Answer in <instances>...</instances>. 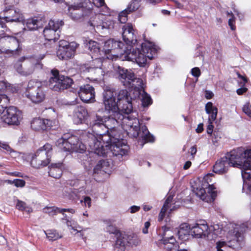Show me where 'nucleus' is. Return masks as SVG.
Listing matches in <instances>:
<instances>
[{"label":"nucleus","instance_id":"c9c22d12","mask_svg":"<svg viewBox=\"0 0 251 251\" xmlns=\"http://www.w3.org/2000/svg\"><path fill=\"white\" fill-rule=\"evenodd\" d=\"M85 15L82 12V9L71 8L70 9V16L74 20H78L81 19Z\"/></svg>","mask_w":251,"mask_h":251},{"label":"nucleus","instance_id":"412c9836","mask_svg":"<svg viewBox=\"0 0 251 251\" xmlns=\"http://www.w3.org/2000/svg\"><path fill=\"white\" fill-rule=\"evenodd\" d=\"M82 72L87 78L92 80H97L101 76L105 75L102 68H95L92 66H85L82 68Z\"/></svg>","mask_w":251,"mask_h":251},{"label":"nucleus","instance_id":"774afa93","mask_svg":"<svg viewBox=\"0 0 251 251\" xmlns=\"http://www.w3.org/2000/svg\"><path fill=\"white\" fill-rule=\"evenodd\" d=\"M93 2L97 7H100L104 5V0H93Z\"/></svg>","mask_w":251,"mask_h":251},{"label":"nucleus","instance_id":"79ce46f5","mask_svg":"<svg viewBox=\"0 0 251 251\" xmlns=\"http://www.w3.org/2000/svg\"><path fill=\"white\" fill-rule=\"evenodd\" d=\"M142 101V104L144 106H148L151 103V99L144 91H142V94L140 98Z\"/></svg>","mask_w":251,"mask_h":251},{"label":"nucleus","instance_id":"5701e85b","mask_svg":"<svg viewBox=\"0 0 251 251\" xmlns=\"http://www.w3.org/2000/svg\"><path fill=\"white\" fill-rule=\"evenodd\" d=\"M52 76L49 81V87L52 90L59 91L62 90L61 83L60 75L57 70H52L51 71Z\"/></svg>","mask_w":251,"mask_h":251},{"label":"nucleus","instance_id":"49530a36","mask_svg":"<svg viewBox=\"0 0 251 251\" xmlns=\"http://www.w3.org/2000/svg\"><path fill=\"white\" fill-rule=\"evenodd\" d=\"M16 207L20 210H25L28 212L32 211L30 207L27 206L26 203L22 201H18L16 204Z\"/></svg>","mask_w":251,"mask_h":251},{"label":"nucleus","instance_id":"0eeeda50","mask_svg":"<svg viewBox=\"0 0 251 251\" xmlns=\"http://www.w3.org/2000/svg\"><path fill=\"white\" fill-rule=\"evenodd\" d=\"M52 150V146L49 143L40 148L32 157L31 161V165L36 168L47 166L50 161Z\"/></svg>","mask_w":251,"mask_h":251},{"label":"nucleus","instance_id":"0e129e2a","mask_svg":"<svg viewBox=\"0 0 251 251\" xmlns=\"http://www.w3.org/2000/svg\"><path fill=\"white\" fill-rule=\"evenodd\" d=\"M243 191L246 193L251 192V185L247 183H244L243 185Z\"/></svg>","mask_w":251,"mask_h":251},{"label":"nucleus","instance_id":"a19ab883","mask_svg":"<svg viewBox=\"0 0 251 251\" xmlns=\"http://www.w3.org/2000/svg\"><path fill=\"white\" fill-rule=\"evenodd\" d=\"M139 6V1L138 0H132L125 10L129 14L130 13L137 10Z\"/></svg>","mask_w":251,"mask_h":251},{"label":"nucleus","instance_id":"423d86ee","mask_svg":"<svg viewBox=\"0 0 251 251\" xmlns=\"http://www.w3.org/2000/svg\"><path fill=\"white\" fill-rule=\"evenodd\" d=\"M228 228L229 230L227 238L229 240L226 242L228 247L235 250L240 249L243 240V234L247 226L244 224L238 225L230 223Z\"/></svg>","mask_w":251,"mask_h":251},{"label":"nucleus","instance_id":"13d9d810","mask_svg":"<svg viewBox=\"0 0 251 251\" xmlns=\"http://www.w3.org/2000/svg\"><path fill=\"white\" fill-rule=\"evenodd\" d=\"M168 209V208L167 207L163 206L158 215V220L159 221H162L163 220L165 217L166 212Z\"/></svg>","mask_w":251,"mask_h":251},{"label":"nucleus","instance_id":"f03ea898","mask_svg":"<svg viewBox=\"0 0 251 251\" xmlns=\"http://www.w3.org/2000/svg\"><path fill=\"white\" fill-rule=\"evenodd\" d=\"M122 29L123 40L128 45L126 50H124L123 58L126 60L136 62L140 67H145L156 53L154 45L150 42H145L142 44L141 48L133 49L131 50V46L137 42L135 31L130 23L124 25Z\"/></svg>","mask_w":251,"mask_h":251},{"label":"nucleus","instance_id":"69168bd1","mask_svg":"<svg viewBox=\"0 0 251 251\" xmlns=\"http://www.w3.org/2000/svg\"><path fill=\"white\" fill-rule=\"evenodd\" d=\"M173 197L172 196H169L166 200L163 206L167 207L168 208L170 207V205L172 201Z\"/></svg>","mask_w":251,"mask_h":251},{"label":"nucleus","instance_id":"e433bc0d","mask_svg":"<svg viewBox=\"0 0 251 251\" xmlns=\"http://www.w3.org/2000/svg\"><path fill=\"white\" fill-rule=\"evenodd\" d=\"M44 233L49 240L54 241L62 237V236L55 230L44 231Z\"/></svg>","mask_w":251,"mask_h":251},{"label":"nucleus","instance_id":"2f4dec72","mask_svg":"<svg viewBox=\"0 0 251 251\" xmlns=\"http://www.w3.org/2000/svg\"><path fill=\"white\" fill-rule=\"evenodd\" d=\"M26 26L30 30H34L42 26V23L41 20L37 18H31L26 20Z\"/></svg>","mask_w":251,"mask_h":251},{"label":"nucleus","instance_id":"a211bd4d","mask_svg":"<svg viewBox=\"0 0 251 251\" xmlns=\"http://www.w3.org/2000/svg\"><path fill=\"white\" fill-rule=\"evenodd\" d=\"M3 121L12 125H19L22 119L21 111L14 106H9L6 108L5 113L2 117Z\"/></svg>","mask_w":251,"mask_h":251},{"label":"nucleus","instance_id":"de8ad7c7","mask_svg":"<svg viewBox=\"0 0 251 251\" xmlns=\"http://www.w3.org/2000/svg\"><path fill=\"white\" fill-rule=\"evenodd\" d=\"M216 245L217 251H225L226 249L228 247L226 242L224 241H218Z\"/></svg>","mask_w":251,"mask_h":251},{"label":"nucleus","instance_id":"4be33fe9","mask_svg":"<svg viewBox=\"0 0 251 251\" xmlns=\"http://www.w3.org/2000/svg\"><path fill=\"white\" fill-rule=\"evenodd\" d=\"M5 12L6 16L4 19L7 22H21L24 20V16L19 9H14L10 6V8H5Z\"/></svg>","mask_w":251,"mask_h":251},{"label":"nucleus","instance_id":"72a5a7b5","mask_svg":"<svg viewBox=\"0 0 251 251\" xmlns=\"http://www.w3.org/2000/svg\"><path fill=\"white\" fill-rule=\"evenodd\" d=\"M141 130L142 132H139V136H140L145 143L154 141V137L150 133L146 126H142Z\"/></svg>","mask_w":251,"mask_h":251},{"label":"nucleus","instance_id":"37998d69","mask_svg":"<svg viewBox=\"0 0 251 251\" xmlns=\"http://www.w3.org/2000/svg\"><path fill=\"white\" fill-rule=\"evenodd\" d=\"M46 130L54 129L58 125V122L56 120L44 119Z\"/></svg>","mask_w":251,"mask_h":251},{"label":"nucleus","instance_id":"09e8293b","mask_svg":"<svg viewBox=\"0 0 251 251\" xmlns=\"http://www.w3.org/2000/svg\"><path fill=\"white\" fill-rule=\"evenodd\" d=\"M132 89L130 93H132V96H131L132 100L136 99L137 98H140L142 94V89L138 88H131Z\"/></svg>","mask_w":251,"mask_h":251},{"label":"nucleus","instance_id":"680f3d73","mask_svg":"<svg viewBox=\"0 0 251 251\" xmlns=\"http://www.w3.org/2000/svg\"><path fill=\"white\" fill-rule=\"evenodd\" d=\"M192 75L196 77H198L201 75V71L198 67H195L191 70Z\"/></svg>","mask_w":251,"mask_h":251},{"label":"nucleus","instance_id":"20e7f679","mask_svg":"<svg viewBox=\"0 0 251 251\" xmlns=\"http://www.w3.org/2000/svg\"><path fill=\"white\" fill-rule=\"evenodd\" d=\"M212 174L206 175L203 179L201 187H196L194 188V191L196 194L202 201L207 202H211L214 201L217 196V191L212 184Z\"/></svg>","mask_w":251,"mask_h":251},{"label":"nucleus","instance_id":"f257e3e1","mask_svg":"<svg viewBox=\"0 0 251 251\" xmlns=\"http://www.w3.org/2000/svg\"><path fill=\"white\" fill-rule=\"evenodd\" d=\"M122 113H116L114 115L101 117L96 115L93 122L91 133L84 131L80 136V140L74 135L66 134L57 141V145L64 151L83 152L87 148L90 151L97 154L103 155L105 150L100 145L101 141L108 142L110 137L115 136L113 131L120 126Z\"/></svg>","mask_w":251,"mask_h":251},{"label":"nucleus","instance_id":"f3484780","mask_svg":"<svg viewBox=\"0 0 251 251\" xmlns=\"http://www.w3.org/2000/svg\"><path fill=\"white\" fill-rule=\"evenodd\" d=\"M231 151L227 153L226 156L218 160L215 165L213 166V171L214 173L219 174H223L227 172L230 166L236 167L234 163L236 162V160H231Z\"/></svg>","mask_w":251,"mask_h":251},{"label":"nucleus","instance_id":"5fc2aeb1","mask_svg":"<svg viewBox=\"0 0 251 251\" xmlns=\"http://www.w3.org/2000/svg\"><path fill=\"white\" fill-rule=\"evenodd\" d=\"M243 111L251 118V104L249 103L245 104L243 107Z\"/></svg>","mask_w":251,"mask_h":251},{"label":"nucleus","instance_id":"cd10ccee","mask_svg":"<svg viewBox=\"0 0 251 251\" xmlns=\"http://www.w3.org/2000/svg\"><path fill=\"white\" fill-rule=\"evenodd\" d=\"M177 233L179 238L186 240L188 239L189 236L191 235V227L187 223L182 224L179 226Z\"/></svg>","mask_w":251,"mask_h":251},{"label":"nucleus","instance_id":"bb28decb","mask_svg":"<svg viewBox=\"0 0 251 251\" xmlns=\"http://www.w3.org/2000/svg\"><path fill=\"white\" fill-rule=\"evenodd\" d=\"M87 114V112L85 108L83 106H77L74 111V121L78 124L82 123L83 120Z\"/></svg>","mask_w":251,"mask_h":251},{"label":"nucleus","instance_id":"dca6fc26","mask_svg":"<svg viewBox=\"0 0 251 251\" xmlns=\"http://www.w3.org/2000/svg\"><path fill=\"white\" fill-rule=\"evenodd\" d=\"M63 25L62 21L55 22L50 20L48 25L45 28L43 33L46 40L54 43L59 37L58 29L60 26Z\"/></svg>","mask_w":251,"mask_h":251},{"label":"nucleus","instance_id":"9d476101","mask_svg":"<svg viewBox=\"0 0 251 251\" xmlns=\"http://www.w3.org/2000/svg\"><path fill=\"white\" fill-rule=\"evenodd\" d=\"M79 44L75 42L68 43L65 40H60L59 42L57 55L60 59H68L73 57Z\"/></svg>","mask_w":251,"mask_h":251},{"label":"nucleus","instance_id":"ddd939ff","mask_svg":"<svg viewBox=\"0 0 251 251\" xmlns=\"http://www.w3.org/2000/svg\"><path fill=\"white\" fill-rule=\"evenodd\" d=\"M103 103L104 109L107 115H114L116 113H121L117 101H115L114 92L110 90H105L103 94Z\"/></svg>","mask_w":251,"mask_h":251},{"label":"nucleus","instance_id":"864d4df0","mask_svg":"<svg viewBox=\"0 0 251 251\" xmlns=\"http://www.w3.org/2000/svg\"><path fill=\"white\" fill-rule=\"evenodd\" d=\"M72 229L74 230H76L77 233H80L81 237L84 240H86L87 237L88 236L89 234V232L88 231H90V229L89 228H85L83 230H77L76 229H75L74 227H72Z\"/></svg>","mask_w":251,"mask_h":251},{"label":"nucleus","instance_id":"2eb2a0df","mask_svg":"<svg viewBox=\"0 0 251 251\" xmlns=\"http://www.w3.org/2000/svg\"><path fill=\"white\" fill-rule=\"evenodd\" d=\"M45 56L44 54L40 55L36 59L33 57L25 58L22 75L27 76L32 74L36 70L42 69L43 65L41 63V60L45 57Z\"/></svg>","mask_w":251,"mask_h":251},{"label":"nucleus","instance_id":"6ab92c4d","mask_svg":"<svg viewBox=\"0 0 251 251\" xmlns=\"http://www.w3.org/2000/svg\"><path fill=\"white\" fill-rule=\"evenodd\" d=\"M118 78L124 86L130 87L131 81L134 78V74L131 71L118 66L116 69Z\"/></svg>","mask_w":251,"mask_h":251},{"label":"nucleus","instance_id":"9b49d317","mask_svg":"<svg viewBox=\"0 0 251 251\" xmlns=\"http://www.w3.org/2000/svg\"><path fill=\"white\" fill-rule=\"evenodd\" d=\"M124 46L122 42L110 39L104 42L102 51L105 55H108L106 56L108 59H113L120 55L124 54L122 50Z\"/></svg>","mask_w":251,"mask_h":251},{"label":"nucleus","instance_id":"aec40b11","mask_svg":"<svg viewBox=\"0 0 251 251\" xmlns=\"http://www.w3.org/2000/svg\"><path fill=\"white\" fill-rule=\"evenodd\" d=\"M78 94L80 99L85 102H93L94 101V89L89 84L80 87Z\"/></svg>","mask_w":251,"mask_h":251},{"label":"nucleus","instance_id":"b1692460","mask_svg":"<svg viewBox=\"0 0 251 251\" xmlns=\"http://www.w3.org/2000/svg\"><path fill=\"white\" fill-rule=\"evenodd\" d=\"M112 172V166L107 160H100L94 169L95 174L109 175Z\"/></svg>","mask_w":251,"mask_h":251},{"label":"nucleus","instance_id":"3c124183","mask_svg":"<svg viewBox=\"0 0 251 251\" xmlns=\"http://www.w3.org/2000/svg\"><path fill=\"white\" fill-rule=\"evenodd\" d=\"M129 13L125 9L122 11L119 15V20L121 23H125L127 20V15Z\"/></svg>","mask_w":251,"mask_h":251},{"label":"nucleus","instance_id":"6e6552de","mask_svg":"<svg viewBox=\"0 0 251 251\" xmlns=\"http://www.w3.org/2000/svg\"><path fill=\"white\" fill-rule=\"evenodd\" d=\"M122 116L120 126L123 129L133 137H138L140 125L138 119L133 115V113L126 114L124 113H122Z\"/></svg>","mask_w":251,"mask_h":251},{"label":"nucleus","instance_id":"7c9ffc66","mask_svg":"<svg viewBox=\"0 0 251 251\" xmlns=\"http://www.w3.org/2000/svg\"><path fill=\"white\" fill-rule=\"evenodd\" d=\"M205 109L206 113L209 115L208 119L215 120L218 113L217 108L214 106L211 102H208L205 105Z\"/></svg>","mask_w":251,"mask_h":251},{"label":"nucleus","instance_id":"052dcab7","mask_svg":"<svg viewBox=\"0 0 251 251\" xmlns=\"http://www.w3.org/2000/svg\"><path fill=\"white\" fill-rule=\"evenodd\" d=\"M84 202V205L88 207H90L91 206V199L89 197H84L83 198V201H81V202Z\"/></svg>","mask_w":251,"mask_h":251},{"label":"nucleus","instance_id":"8fccbe9b","mask_svg":"<svg viewBox=\"0 0 251 251\" xmlns=\"http://www.w3.org/2000/svg\"><path fill=\"white\" fill-rule=\"evenodd\" d=\"M227 15L230 16V18L228 20V25L230 26V28L232 30H234L236 28L235 26V18L234 15L232 13H229L228 12L227 13Z\"/></svg>","mask_w":251,"mask_h":251},{"label":"nucleus","instance_id":"c756f323","mask_svg":"<svg viewBox=\"0 0 251 251\" xmlns=\"http://www.w3.org/2000/svg\"><path fill=\"white\" fill-rule=\"evenodd\" d=\"M49 175L55 178H59L62 175V164L61 163L51 164L49 167Z\"/></svg>","mask_w":251,"mask_h":251},{"label":"nucleus","instance_id":"e2e57ef3","mask_svg":"<svg viewBox=\"0 0 251 251\" xmlns=\"http://www.w3.org/2000/svg\"><path fill=\"white\" fill-rule=\"evenodd\" d=\"M106 231L111 234H116L118 231L117 228L112 225H109L107 226L106 227Z\"/></svg>","mask_w":251,"mask_h":251},{"label":"nucleus","instance_id":"473e14b6","mask_svg":"<svg viewBox=\"0 0 251 251\" xmlns=\"http://www.w3.org/2000/svg\"><path fill=\"white\" fill-rule=\"evenodd\" d=\"M31 127L35 131L46 130L44 119L40 118L34 119L31 123Z\"/></svg>","mask_w":251,"mask_h":251},{"label":"nucleus","instance_id":"f8f14e48","mask_svg":"<svg viewBox=\"0 0 251 251\" xmlns=\"http://www.w3.org/2000/svg\"><path fill=\"white\" fill-rule=\"evenodd\" d=\"M0 42L4 43V46L0 51L9 56L18 55L21 50L19 42L17 39L13 36H5L0 39Z\"/></svg>","mask_w":251,"mask_h":251},{"label":"nucleus","instance_id":"6e6d98bb","mask_svg":"<svg viewBox=\"0 0 251 251\" xmlns=\"http://www.w3.org/2000/svg\"><path fill=\"white\" fill-rule=\"evenodd\" d=\"M109 24H108L106 22H103L101 25H97L98 28H101V29L108 28L110 29L113 27V23L112 22H109Z\"/></svg>","mask_w":251,"mask_h":251},{"label":"nucleus","instance_id":"4d7b16f0","mask_svg":"<svg viewBox=\"0 0 251 251\" xmlns=\"http://www.w3.org/2000/svg\"><path fill=\"white\" fill-rule=\"evenodd\" d=\"M14 184L17 187H23L25 184V182L23 179H14Z\"/></svg>","mask_w":251,"mask_h":251},{"label":"nucleus","instance_id":"a18cd8bd","mask_svg":"<svg viewBox=\"0 0 251 251\" xmlns=\"http://www.w3.org/2000/svg\"><path fill=\"white\" fill-rule=\"evenodd\" d=\"M60 208L56 207H46L43 209V212L49 214L50 216H53L57 213H59Z\"/></svg>","mask_w":251,"mask_h":251},{"label":"nucleus","instance_id":"4468645a","mask_svg":"<svg viewBox=\"0 0 251 251\" xmlns=\"http://www.w3.org/2000/svg\"><path fill=\"white\" fill-rule=\"evenodd\" d=\"M213 230L214 234L218 235L221 233V230L219 229L218 225L209 227L205 223L196 224L191 227V235L197 238H205L208 236L209 232Z\"/></svg>","mask_w":251,"mask_h":251},{"label":"nucleus","instance_id":"f704fd0d","mask_svg":"<svg viewBox=\"0 0 251 251\" xmlns=\"http://www.w3.org/2000/svg\"><path fill=\"white\" fill-rule=\"evenodd\" d=\"M86 47L92 53H98L100 51V47L99 44L94 41H85Z\"/></svg>","mask_w":251,"mask_h":251},{"label":"nucleus","instance_id":"1a4fd4ad","mask_svg":"<svg viewBox=\"0 0 251 251\" xmlns=\"http://www.w3.org/2000/svg\"><path fill=\"white\" fill-rule=\"evenodd\" d=\"M25 95L34 103L42 102L45 97L41 83L35 80H30L28 82Z\"/></svg>","mask_w":251,"mask_h":251},{"label":"nucleus","instance_id":"c03bdc74","mask_svg":"<svg viewBox=\"0 0 251 251\" xmlns=\"http://www.w3.org/2000/svg\"><path fill=\"white\" fill-rule=\"evenodd\" d=\"M25 60V57H22L20 58L18 61L14 65V68L17 71V72L22 75L23 73V66L24 63L22 64H21L22 62L24 61Z\"/></svg>","mask_w":251,"mask_h":251},{"label":"nucleus","instance_id":"7ed1b4c3","mask_svg":"<svg viewBox=\"0 0 251 251\" xmlns=\"http://www.w3.org/2000/svg\"><path fill=\"white\" fill-rule=\"evenodd\" d=\"M231 160H236L234 163L241 170L242 176L244 179L251 177V149L245 150L243 148H238L231 151Z\"/></svg>","mask_w":251,"mask_h":251},{"label":"nucleus","instance_id":"ea45409f","mask_svg":"<svg viewBox=\"0 0 251 251\" xmlns=\"http://www.w3.org/2000/svg\"><path fill=\"white\" fill-rule=\"evenodd\" d=\"M60 78L62 90L68 88L73 83V80L68 76L60 75Z\"/></svg>","mask_w":251,"mask_h":251},{"label":"nucleus","instance_id":"4c0bfd02","mask_svg":"<svg viewBox=\"0 0 251 251\" xmlns=\"http://www.w3.org/2000/svg\"><path fill=\"white\" fill-rule=\"evenodd\" d=\"M117 102H123L124 100H126V98H132L131 93H129L126 90L124 89L120 90L117 95Z\"/></svg>","mask_w":251,"mask_h":251},{"label":"nucleus","instance_id":"338daca9","mask_svg":"<svg viewBox=\"0 0 251 251\" xmlns=\"http://www.w3.org/2000/svg\"><path fill=\"white\" fill-rule=\"evenodd\" d=\"M65 212H68L72 214H74L75 212V210L72 208H60L59 213H62L64 215L66 216V215H65L64 213Z\"/></svg>","mask_w":251,"mask_h":251},{"label":"nucleus","instance_id":"393cba45","mask_svg":"<svg viewBox=\"0 0 251 251\" xmlns=\"http://www.w3.org/2000/svg\"><path fill=\"white\" fill-rule=\"evenodd\" d=\"M130 237L125 234H121L117 237L114 247V251H125L126 247L131 244Z\"/></svg>","mask_w":251,"mask_h":251},{"label":"nucleus","instance_id":"603ef678","mask_svg":"<svg viewBox=\"0 0 251 251\" xmlns=\"http://www.w3.org/2000/svg\"><path fill=\"white\" fill-rule=\"evenodd\" d=\"M102 60L101 58H96L92 61L89 66L94 67L95 68H101Z\"/></svg>","mask_w":251,"mask_h":251},{"label":"nucleus","instance_id":"c85d7f7f","mask_svg":"<svg viewBox=\"0 0 251 251\" xmlns=\"http://www.w3.org/2000/svg\"><path fill=\"white\" fill-rule=\"evenodd\" d=\"M132 100V98H126V100H124L123 102H118V107L121 113H125L126 114H130L133 108Z\"/></svg>","mask_w":251,"mask_h":251},{"label":"nucleus","instance_id":"bf43d9fd","mask_svg":"<svg viewBox=\"0 0 251 251\" xmlns=\"http://www.w3.org/2000/svg\"><path fill=\"white\" fill-rule=\"evenodd\" d=\"M214 121L208 119V125L207 127V132L208 134L211 135L213 132L214 126L212 125V122Z\"/></svg>","mask_w":251,"mask_h":251},{"label":"nucleus","instance_id":"a878e982","mask_svg":"<svg viewBox=\"0 0 251 251\" xmlns=\"http://www.w3.org/2000/svg\"><path fill=\"white\" fill-rule=\"evenodd\" d=\"M161 242L167 251H178L179 246L173 236L164 237Z\"/></svg>","mask_w":251,"mask_h":251},{"label":"nucleus","instance_id":"39448f33","mask_svg":"<svg viewBox=\"0 0 251 251\" xmlns=\"http://www.w3.org/2000/svg\"><path fill=\"white\" fill-rule=\"evenodd\" d=\"M102 148L105 150V153L103 155L98 154L100 156H105L108 152H111L116 156H123L126 155L128 150V146L123 142L122 140L115 137H110L108 142L101 141L100 148Z\"/></svg>","mask_w":251,"mask_h":251},{"label":"nucleus","instance_id":"58836bf2","mask_svg":"<svg viewBox=\"0 0 251 251\" xmlns=\"http://www.w3.org/2000/svg\"><path fill=\"white\" fill-rule=\"evenodd\" d=\"M143 80L141 78H137L136 77H135V75H134V78H133L132 80L131 81V85H130V87H127L142 89L143 88Z\"/></svg>","mask_w":251,"mask_h":251}]
</instances>
